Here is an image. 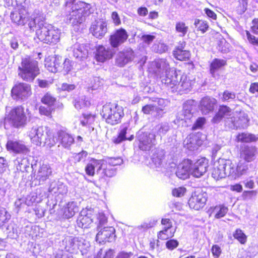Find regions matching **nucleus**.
Listing matches in <instances>:
<instances>
[{
	"mask_svg": "<svg viewBox=\"0 0 258 258\" xmlns=\"http://www.w3.org/2000/svg\"><path fill=\"white\" fill-rule=\"evenodd\" d=\"M102 120L110 125H115L121 122L124 116V109L117 103H106L100 112Z\"/></svg>",
	"mask_w": 258,
	"mask_h": 258,
	"instance_id": "nucleus-1",
	"label": "nucleus"
},
{
	"mask_svg": "<svg viewBox=\"0 0 258 258\" xmlns=\"http://www.w3.org/2000/svg\"><path fill=\"white\" fill-rule=\"evenodd\" d=\"M27 122V117L24 107L21 105L12 108L6 114L3 119L5 129H9L11 127L15 128H23Z\"/></svg>",
	"mask_w": 258,
	"mask_h": 258,
	"instance_id": "nucleus-2",
	"label": "nucleus"
},
{
	"mask_svg": "<svg viewBox=\"0 0 258 258\" xmlns=\"http://www.w3.org/2000/svg\"><path fill=\"white\" fill-rule=\"evenodd\" d=\"M45 67L51 73L62 72L68 74L73 69V62L69 58L62 59L61 56L55 55L48 57L45 59Z\"/></svg>",
	"mask_w": 258,
	"mask_h": 258,
	"instance_id": "nucleus-3",
	"label": "nucleus"
},
{
	"mask_svg": "<svg viewBox=\"0 0 258 258\" xmlns=\"http://www.w3.org/2000/svg\"><path fill=\"white\" fill-rule=\"evenodd\" d=\"M40 74L38 62L30 56L22 59L21 66L18 68V75L23 80L32 81Z\"/></svg>",
	"mask_w": 258,
	"mask_h": 258,
	"instance_id": "nucleus-4",
	"label": "nucleus"
},
{
	"mask_svg": "<svg viewBox=\"0 0 258 258\" xmlns=\"http://www.w3.org/2000/svg\"><path fill=\"white\" fill-rule=\"evenodd\" d=\"M36 37L43 43L53 45L59 40L60 34L52 27L43 26L36 30Z\"/></svg>",
	"mask_w": 258,
	"mask_h": 258,
	"instance_id": "nucleus-5",
	"label": "nucleus"
},
{
	"mask_svg": "<svg viewBox=\"0 0 258 258\" xmlns=\"http://www.w3.org/2000/svg\"><path fill=\"white\" fill-rule=\"evenodd\" d=\"M207 200L206 193L202 190H197L192 193L187 203L190 209L199 211L205 207Z\"/></svg>",
	"mask_w": 258,
	"mask_h": 258,
	"instance_id": "nucleus-6",
	"label": "nucleus"
},
{
	"mask_svg": "<svg viewBox=\"0 0 258 258\" xmlns=\"http://www.w3.org/2000/svg\"><path fill=\"white\" fill-rule=\"evenodd\" d=\"M31 94V86L24 83L15 85L11 90V96L16 100L26 99Z\"/></svg>",
	"mask_w": 258,
	"mask_h": 258,
	"instance_id": "nucleus-7",
	"label": "nucleus"
},
{
	"mask_svg": "<svg viewBox=\"0 0 258 258\" xmlns=\"http://www.w3.org/2000/svg\"><path fill=\"white\" fill-rule=\"evenodd\" d=\"M128 36L127 31L123 28H120L116 29L109 36V43L112 48H117L127 41Z\"/></svg>",
	"mask_w": 258,
	"mask_h": 258,
	"instance_id": "nucleus-8",
	"label": "nucleus"
},
{
	"mask_svg": "<svg viewBox=\"0 0 258 258\" xmlns=\"http://www.w3.org/2000/svg\"><path fill=\"white\" fill-rule=\"evenodd\" d=\"M156 136L150 133L143 132L140 133L137 138L139 148L142 151H149L153 145V140H155Z\"/></svg>",
	"mask_w": 258,
	"mask_h": 258,
	"instance_id": "nucleus-9",
	"label": "nucleus"
},
{
	"mask_svg": "<svg viewBox=\"0 0 258 258\" xmlns=\"http://www.w3.org/2000/svg\"><path fill=\"white\" fill-rule=\"evenodd\" d=\"M93 216L92 210L88 209H83L77 219V226L82 229L90 228L93 222Z\"/></svg>",
	"mask_w": 258,
	"mask_h": 258,
	"instance_id": "nucleus-10",
	"label": "nucleus"
},
{
	"mask_svg": "<svg viewBox=\"0 0 258 258\" xmlns=\"http://www.w3.org/2000/svg\"><path fill=\"white\" fill-rule=\"evenodd\" d=\"M116 237L115 229L113 227L109 226L103 228L97 233L96 240L99 243L111 242Z\"/></svg>",
	"mask_w": 258,
	"mask_h": 258,
	"instance_id": "nucleus-11",
	"label": "nucleus"
},
{
	"mask_svg": "<svg viewBox=\"0 0 258 258\" xmlns=\"http://www.w3.org/2000/svg\"><path fill=\"white\" fill-rule=\"evenodd\" d=\"M49 132V127L40 126L38 127H32L29 132V137L31 142L36 146H40L42 139L46 133Z\"/></svg>",
	"mask_w": 258,
	"mask_h": 258,
	"instance_id": "nucleus-12",
	"label": "nucleus"
},
{
	"mask_svg": "<svg viewBox=\"0 0 258 258\" xmlns=\"http://www.w3.org/2000/svg\"><path fill=\"white\" fill-rule=\"evenodd\" d=\"M95 48L94 58L97 62L103 63L111 59L114 55V53L110 48L102 44L96 46Z\"/></svg>",
	"mask_w": 258,
	"mask_h": 258,
	"instance_id": "nucleus-13",
	"label": "nucleus"
},
{
	"mask_svg": "<svg viewBox=\"0 0 258 258\" xmlns=\"http://www.w3.org/2000/svg\"><path fill=\"white\" fill-rule=\"evenodd\" d=\"M90 33L98 39H102L107 32V23L104 21H96L89 28Z\"/></svg>",
	"mask_w": 258,
	"mask_h": 258,
	"instance_id": "nucleus-14",
	"label": "nucleus"
},
{
	"mask_svg": "<svg viewBox=\"0 0 258 258\" xmlns=\"http://www.w3.org/2000/svg\"><path fill=\"white\" fill-rule=\"evenodd\" d=\"M186 42L184 41H180L179 45L176 46L173 50V57L179 61H185L190 60L191 53L189 50L184 49Z\"/></svg>",
	"mask_w": 258,
	"mask_h": 258,
	"instance_id": "nucleus-15",
	"label": "nucleus"
},
{
	"mask_svg": "<svg viewBox=\"0 0 258 258\" xmlns=\"http://www.w3.org/2000/svg\"><path fill=\"white\" fill-rule=\"evenodd\" d=\"M239 154L240 157L246 162L253 161L257 154V148L255 146L243 145L240 147Z\"/></svg>",
	"mask_w": 258,
	"mask_h": 258,
	"instance_id": "nucleus-16",
	"label": "nucleus"
},
{
	"mask_svg": "<svg viewBox=\"0 0 258 258\" xmlns=\"http://www.w3.org/2000/svg\"><path fill=\"white\" fill-rule=\"evenodd\" d=\"M56 140L59 143L58 146H61L66 149H69L75 142L72 135L64 130H60L57 132Z\"/></svg>",
	"mask_w": 258,
	"mask_h": 258,
	"instance_id": "nucleus-17",
	"label": "nucleus"
},
{
	"mask_svg": "<svg viewBox=\"0 0 258 258\" xmlns=\"http://www.w3.org/2000/svg\"><path fill=\"white\" fill-rule=\"evenodd\" d=\"M209 166V160L205 157H202L196 161L194 165L191 174L194 176L200 177L205 173Z\"/></svg>",
	"mask_w": 258,
	"mask_h": 258,
	"instance_id": "nucleus-18",
	"label": "nucleus"
},
{
	"mask_svg": "<svg viewBox=\"0 0 258 258\" xmlns=\"http://www.w3.org/2000/svg\"><path fill=\"white\" fill-rule=\"evenodd\" d=\"M231 113L232 109L230 107L225 104L220 105L211 119V121L213 123H218L224 118H229Z\"/></svg>",
	"mask_w": 258,
	"mask_h": 258,
	"instance_id": "nucleus-19",
	"label": "nucleus"
},
{
	"mask_svg": "<svg viewBox=\"0 0 258 258\" xmlns=\"http://www.w3.org/2000/svg\"><path fill=\"white\" fill-rule=\"evenodd\" d=\"M69 6L72 11L76 12L85 16H88L90 14L91 6L90 4L82 1L73 2L70 4Z\"/></svg>",
	"mask_w": 258,
	"mask_h": 258,
	"instance_id": "nucleus-20",
	"label": "nucleus"
},
{
	"mask_svg": "<svg viewBox=\"0 0 258 258\" xmlns=\"http://www.w3.org/2000/svg\"><path fill=\"white\" fill-rule=\"evenodd\" d=\"M194 167L192 161L189 159H184L177 168L176 174L180 178H184L192 170Z\"/></svg>",
	"mask_w": 258,
	"mask_h": 258,
	"instance_id": "nucleus-21",
	"label": "nucleus"
},
{
	"mask_svg": "<svg viewBox=\"0 0 258 258\" xmlns=\"http://www.w3.org/2000/svg\"><path fill=\"white\" fill-rule=\"evenodd\" d=\"M28 12L25 8L22 7L11 13V18L12 21L18 25H24L26 24Z\"/></svg>",
	"mask_w": 258,
	"mask_h": 258,
	"instance_id": "nucleus-22",
	"label": "nucleus"
},
{
	"mask_svg": "<svg viewBox=\"0 0 258 258\" xmlns=\"http://www.w3.org/2000/svg\"><path fill=\"white\" fill-rule=\"evenodd\" d=\"M7 150L15 154H21L28 151L26 146L21 141L8 140L6 145Z\"/></svg>",
	"mask_w": 258,
	"mask_h": 258,
	"instance_id": "nucleus-23",
	"label": "nucleus"
},
{
	"mask_svg": "<svg viewBox=\"0 0 258 258\" xmlns=\"http://www.w3.org/2000/svg\"><path fill=\"white\" fill-rule=\"evenodd\" d=\"M235 141L243 144L256 143L258 141V135L248 132L239 133L235 137Z\"/></svg>",
	"mask_w": 258,
	"mask_h": 258,
	"instance_id": "nucleus-24",
	"label": "nucleus"
},
{
	"mask_svg": "<svg viewBox=\"0 0 258 258\" xmlns=\"http://www.w3.org/2000/svg\"><path fill=\"white\" fill-rule=\"evenodd\" d=\"M178 81L177 75L170 73L166 74L162 80V83L168 89H170L172 92H176L177 90V83Z\"/></svg>",
	"mask_w": 258,
	"mask_h": 258,
	"instance_id": "nucleus-25",
	"label": "nucleus"
},
{
	"mask_svg": "<svg viewBox=\"0 0 258 258\" xmlns=\"http://www.w3.org/2000/svg\"><path fill=\"white\" fill-rule=\"evenodd\" d=\"M226 165L224 162H218L215 164L212 171V176L216 180H220L226 176Z\"/></svg>",
	"mask_w": 258,
	"mask_h": 258,
	"instance_id": "nucleus-26",
	"label": "nucleus"
},
{
	"mask_svg": "<svg viewBox=\"0 0 258 258\" xmlns=\"http://www.w3.org/2000/svg\"><path fill=\"white\" fill-rule=\"evenodd\" d=\"M227 64L226 60L215 58L209 65V72L210 74L213 77L215 78L217 75V72L226 66Z\"/></svg>",
	"mask_w": 258,
	"mask_h": 258,
	"instance_id": "nucleus-27",
	"label": "nucleus"
},
{
	"mask_svg": "<svg viewBox=\"0 0 258 258\" xmlns=\"http://www.w3.org/2000/svg\"><path fill=\"white\" fill-rule=\"evenodd\" d=\"M228 209L224 205L219 204L211 207L208 212L210 216H213L216 219H220L224 217L227 213Z\"/></svg>",
	"mask_w": 258,
	"mask_h": 258,
	"instance_id": "nucleus-28",
	"label": "nucleus"
},
{
	"mask_svg": "<svg viewBox=\"0 0 258 258\" xmlns=\"http://www.w3.org/2000/svg\"><path fill=\"white\" fill-rule=\"evenodd\" d=\"M216 104L215 99L204 97L200 102V109L203 113H208L214 110Z\"/></svg>",
	"mask_w": 258,
	"mask_h": 258,
	"instance_id": "nucleus-29",
	"label": "nucleus"
},
{
	"mask_svg": "<svg viewBox=\"0 0 258 258\" xmlns=\"http://www.w3.org/2000/svg\"><path fill=\"white\" fill-rule=\"evenodd\" d=\"M99 170H101V175L102 178H111L114 176L116 173V169L110 166L105 161L100 160Z\"/></svg>",
	"mask_w": 258,
	"mask_h": 258,
	"instance_id": "nucleus-30",
	"label": "nucleus"
},
{
	"mask_svg": "<svg viewBox=\"0 0 258 258\" xmlns=\"http://www.w3.org/2000/svg\"><path fill=\"white\" fill-rule=\"evenodd\" d=\"M133 51H122L118 53L116 58V63L119 67H123L132 59L131 55Z\"/></svg>",
	"mask_w": 258,
	"mask_h": 258,
	"instance_id": "nucleus-31",
	"label": "nucleus"
},
{
	"mask_svg": "<svg viewBox=\"0 0 258 258\" xmlns=\"http://www.w3.org/2000/svg\"><path fill=\"white\" fill-rule=\"evenodd\" d=\"M176 86V92H184L191 89V82L186 76L182 75L180 77V81H177Z\"/></svg>",
	"mask_w": 258,
	"mask_h": 258,
	"instance_id": "nucleus-32",
	"label": "nucleus"
},
{
	"mask_svg": "<svg viewBox=\"0 0 258 258\" xmlns=\"http://www.w3.org/2000/svg\"><path fill=\"white\" fill-rule=\"evenodd\" d=\"M100 163V160L92 158L85 167V171L86 174L89 176H93L95 175V168H97L99 170L100 165H101Z\"/></svg>",
	"mask_w": 258,
	"mask_h": 258,
	"instance_id": "nucleus-33",
	"label": "nucleus"
},
{
	"mask_svg": "<svg viewBox=\"0 0 258 258\" xmlns=\"http://www.w3.org/2000/svg\"><path fill=\"white\" fill-rule=\"evenodd\" d=\"M85 18L86 16L71 10L68 19L72 25L78 26L85 21Z\"/></svg>",
	"mask_w": 258,
	"mask_h": 258,
	"instance_id": "nucleus-34",
	"label": "nucleus"
},
{
	"mask_svg": "<svg viewBox=\"0 0 258 258\" xmlns=\"http://www.w3.org/2000/svg\"><path fill=\"white\" fill-rule=\"evenodd\" d=\"M77 207L73 203L69 202L62 209V217L64 219L73 217L77 210Z\"/></svg>",
	"mask_w": 258,
	"mask_h": 258,
	"instance_id": "nucleus-35",
	"label": "nucleus"
},
{
	"mask_svg": "<svg viewBox=\"0 0 258 258\" xmlns=\"http://www.w3.org/2000/svg\"><path fill=\"white\" fill-rule=\"evenodd\" d=\"M175 31L180 37H184L189 31V27L185 22L181 21H177L175 25Z\"/></svg>",
	"mask_w": 258,
	"mask_h": 258,
	"instance_id": "nucleus-36",
	"label": "nucleus"
},
{
	"mask_svg": "<svg viewBox=\"0 0 258 258\" xmlns=\"http://www.w3.org/2000/svg\"><path fill=\"white\" fill-rule=\"evenodd\" d=\"M194 25L197 28V31L201 32L203 34L207 32L209 28L208 22L206 20L203 19H196L194 21Z\"/></svg>",
	"mask_w": 258,
	"mask_h": 258,
	"instance_id": "nucleus-37",
	"label": "nucleus"
},
{
	"mask_svg": "<svg viewBox=\"0 0 258 258\" xmlns=\"http://www.w3.org/2000/svg\"><path fill=\"white\" fill-rule=\"evenodd\" d=\"M44 138V146L48 148H51L54 146L57 142L56 138H55L49 127V132L46 133Z\"/></svg>",
	"mask_w": 258,
	"mask_h": 258,
	"instance_id": "nucleus-38",
	"label": "nucleus"
},
{
	"mask_svg": "<svg viewBox=\"0 0 258 258\" xmlns=\"http://www.w3.org/2000/svg\"><path fill=\"white\" fill-rule=\"evenodd\" d=\"M233 236L241 244L244 245L247 241V236L240 228H237L233 233Z\"/></svg>",
	"mask_w": 258,
	"mask_h": 258,
	"instance_id": "nucleus-39",
	"label": "nucleus"
},
{
	"mask_svg": "<svg viewBox=\"0 0 258 258\" xmlns=\"http://www.w3.org/2000/svg\"><path fill=\"white\" fill-rule=\"evenodd\" d=\"M128 130V126H123L121 127L116 137L114 138L112 142L115 144H118L123 141L126 140V135Z\"/></svg>",
	"mask_w": 258,
	"mask_h": 258,
	"instance_id": "nucleus-40",
	"label": "nucleus"
},
{
	"mask_svg": "<svg viewBox=\"0 0 258 258\" xmlns=\"http://www.w3.org/2000/svg\"><path fill=\"white\" fill-rule=\"evenodd\" d=\"M41 102L48 106H52L55 105L56 98L53 96L50 93L47 92L41 98Z\"/></svg>",
	"mask_w": 258,
	"mask_h": 258,
	"instance_id": "nucleus-41",
	"label": "nucleus"
},
{
	"mask_svg": "<svg viewBox=\"0 0 258 258\" xmlns=\"http://www.w3.org/2000/svg\"><path fill=\"white\" fill-rule=\"evenodd\" d=\"M39 113L42 116H45L48 118H52V112L54 111L53 108L40 106L38 108Z\"/></svg>",
	"mask_w": 258,
	"mask_h": 258,
	"instance_id": "nucleus-42",
	"label": "nucleus"
},
{
	"mask_svg": "<svg viewBox=\"0 0 258 258\" xmlns=\"http://www.w3.org/2000/svg\"><path fill=\"white\" fill-rule=\"evenodd\" d=\"M83 119L81 121V123L83 126L91 124L95 120L96 115L91 113H83Z\"/></svg>",
	"mask_w": 258,
	"mask_h": 258,
	"instance_id": "nucleus-43",
	"label": "nucleus"
},
{
	"mask_svg": "<svg viewBox=\"0 0 258 258\" xmlns=\"http://www.w3.org/2000/svg\"><path fill=\"white\" fill-rule=\"evenodd\" d=\"M235 98L236 94L235 93L226 90L222 93L221 100L223 102H229L235 100Z\"/></svg>",
	"mask_w": 258,
	"mask_h": 258,
	"instance_id": "nucleus-44",
	"label": "nucleus"
},
{
	"mask_svg": "<svg viewBox=\"0 0 258 258\" xmlns=\"http://www.w3.org/2000/svg\"><path fill=\"white\" fill-rule=\"evenodd\" d=\"M168 229L163 228V230L159 231L157 233L158 239L161 240H165L173 237L174 234V231L168 233Z\"/></svg>",
	"mask_w": 258,
	"mask_h": 258,
	"instance_id": "nucleus-45",
	"label": "nucleus"
},
{
	"mask_svg": "<svg viewBox=\"0 0 258 258\" xmlns=\"http://www.w3.org/2000/svg\"><path fill=\"white\" fill-rule=\"evenodd\" d=\"M105 161L111 167L119 166L123 163V159L121 157H108L107 160Z\"/></svg>",
	"mask_w": 258,
	"mask_h": 258,
	"instance_id": "nucleus-46",
	"label": "nucleus"
},
{
	"mask_svg": "<svg viewBox=\"0 0 258 258\" xmlns=\"http://www.w3.org/2000/svg\"><path fill=\"white\" fill-rule=\"evenodd\" d=\"M206 122V119L204 117H198L193 125L191 127L192 131H195L198 129H202L203 128L204 125L205 124Z\"/></svg>",
	"mask_w": 258,
	"mask_h": 258,
	"instance_id": "nucleus-47",
	"label": "nucleus"
},
{
	"mask_svg": "<svg viewBox=\"0 0 258 258\" xmlns=\"http://www.w3.org/2000/svg\"><path fill=\"white\" fill-rule=\"evenodd\" d=\"M248 42L252 46L258 47V37L252 34L248 30L245 31Z\"/></svg>",
	"mask_w": 258,
	"mask_h": 258,
	"instance_id": "nucleus-48",
	"label": "nucleus"
},
{
	"mask_svg": "<svg viewBox=\"0 0 258 258\" xmlns=\"http://www.w3.org/2000/svg\"><path fill=\"white\" fill-rule=\"evenodd\" d=\"M248 0H238V4L236 7V11L239 14H242L247 10Z\"/></svg>",
	"mask_w": 258,
	"mask_h": 258,
	"instance_id": "nucleus-49",
	"label": "nucleus"
},
{
	"mask_svg": "<svg viewBox=\"0 0 258 258\" xmlns=\"http://www.w3.org/2000/svg\"><path fill=\"white\" fill-rule=\"evenodd\" d=\"M155 110L157 111L159 110H162L161 109L156 108L153 104H146L142 108V111L145 114H150L155 111Z\"/></svg>",
	"mask_w": 258,
	"mask_h": 258,
	"instance_id": "nucleus-50",
	"label": "nucleus"
},
{
	"mask_svg": "<svg viewBox=\"0 0 258 258\" xmlns=\"http://www.w3.org/2000/svg\"><path fill=\"white\" fill-rule=\"evenodd\" d=\"M154 50L156 53H163L168 50V46L163 43H158L154 45Z\"/></svg>",
	"mask_w": 258,
	"mask_h": 258,
	"instance_id": "nucleus-51",
	"label": "nucleus"
},
{
	"mask_svg": "<svg viewBox=\"0 0 258 258\" xmlns=\"http://www.w3.org/2000/svg\"><path fill=\"white\" fill-rule=\"evenodd\" d=\"M256 190H244L241 195V197L243 200H248L251 199L257 195Z\"/></svg>",
	"mask_w": 258,
	"mask_h": 258,
	"instance_id": "nucleus-52",
	"label": "nucleus"
},
{
	"mask_svg": "<svg viewBox=\"0 0 258 258\" xmlns=\"http://www.w3.org/2000/svg\"><path fill=\"white\" fill-rule=\"evenodd\" d=\"M172 220L173 219L172 218H169L165 217L161 219V224L164 226V228L169 230L172 227Z\"/></svg>",
	"mask_w": 258,
	"mask_h": 258,
	"instance_id": "nucleus-53",
	"label": "nucleus"
},
{
	"mask_svg": "<svg viewBox=\"0 0 258 258\" xmlns=\"http://www.w3.org/2000/svg\"><path fill=\"white\" fill-rule=\"evenodd\" d=\"M186 188L183 187L175 188L172 190V194L175 197H181L185 194Z\"/></svg>",
	"mask_w": 258,
	"mask_h": 258,
	"instance_id": "nucleus-54",
	"label": "nucleus"
},
{
	"mask_svg": "<svg viewBox=\"0 0 258 258\" xmlns=\"http://www.w3.org/2000/svg\"><path fill=\"white\" fill-rule=\"evenodd\" d=\"M178 245V241L177 240L173 239L167 240L165 244L166 248L170 250L174 249L177 247Z\"/></svg>",
	"mask_w": 258,
	"mask_h": 258,
	"instance_id": "nucleus-55",
	"label": "nucleus"
},
{
	"mask_svg": "<svg viewBox=\"0 0 258 258\" xmlns=\"http://www.w3.org/2000/svg\"><path fill=\"white\" fill-rule=\"evenodd\" d=\"M204 11L207 17L209 19L214 21H216L217 19V14L213 10L208 8H205L204 9Z\"/></svg>",
	"mask_w": 258,
	"mask_h": 258,
	"instance_id": "nucleus-56",
	"label": "nucleus"
},
{
	"mask_svg": "<svg viewBox=\"0 0 258 258\" xmlns=\"http://www.w3.org/2000/svg\"><path fill=\"white\" fill-rule=\"evenodd\" d=\"M250 29L253 34L258 35V18H254L252 20Z\"/></svg>",
	"mask_w": 258,
	"mask_h": 258,
	"instance_id": "nucleus-57",
	"label": "nucleus"
},
{
	"mask_svg": "<svg viewBox=\"0 0 258 258\" xmlns=\"http://www.w3.org/2000/svg\"><path fill=\"white\" fill-rule=\"evenodd\" d=\"M211 252L214 257L218 258L221 254L222 250L218 245L214 244L212 246Z\"/></svg>",
	"mask_w": 258,
	"mask_h": 258,
	"instance_id": "nucleus-58",
	"label": "nucleus"
},
{
	"mask_svg": "<svg viewBox=\"0 0 258 258\" xmlns=\"http://www.w3.org/2000/svg\"><path fill=\"white\" fill-rule=\"evenodd\" d=\"M36 17H31L29 16V13L27 14V18L26 20V23H28V26L29 28L32 29L36 26Z\"/></svg>",
	"mask_w": 258,
	"mask_h": 258,
	"instance_id": "nucleus-59",
	"label": "nucleus"
},
{
	"mask_svg": "<svg viewBox=\"0 0 258 258\" xmlns=\"http://www.w3.org/2000/svg\"><path fill=\"white\" fill-rule=\"evenodd\" d=\"M97 218L99 222L98 226L101 227L107 222V218L103 213H99Z\"/></svg>",
	"mask_w": 258,
	"mask_h": 258,
	"instance_id": "nucleus-60",
	"label": "nucleus"
},
{
	"mask_svg": "<svg viewBox=\"0 0 258 258\" xmlns=\"http://www.w3.org/2000/svg\"><path fill=\"white\" fill-rule=\"evenodd\" d=\"M248 91L251 94L258 95V82L251 83L249 85Z\"/></svg>",
	"mask_w": 258,
	"mask_h": 258,
	"instance_id": "nucleus-61",
	"label": "nucleus"
},
{
	"mask_svg": "<svg viewBox=\"0 0 258 258\" xmlns=\"http://www.w3.org/2000/svg\"><path fill=\"white\" fill-rule=\"evenodd\" d=\"M76 88V86L74 84H69L67 83H62L61 86L60 90L62 91L70 92Z\"/></svg>",
	"mask_w": 258,
	"mask_h": 258,
	"instance_id": "nucleus-62",
	"label": "nucleus"
},
{
	"mask_svg": "<svg viewBox=\"0 0 258 258\" xmlns=\"http://www.w3.org/2000/svg\"><path fill=\"white\" fill-rule=\"evenodd\" d=\"M155 38V36L152 35H143L142 36V39L143 42L146 44H150Z\"/></svg>",
	"mask_w": 258,
	"mask_h": 258,
	"instance_id": "nucleus-63",
	"label": "nucleus"
},
{
	"mask_svg": "<svg viewBox=\"0 0 258 258\" xmlns=\"http://www.w3.org/2000/svg\"><path fill=\"white\" fill-rule=\"evenodd\" d=\"M111 19L115 26H118L121 24V20L118 13L116 12H113L111 14Z\"/></svg>",
	"mask_w": 258,
	"mask_h": 258,
	"instance_id": "nucleus-64",
	"label": "nucleus"
}]
</instances>
